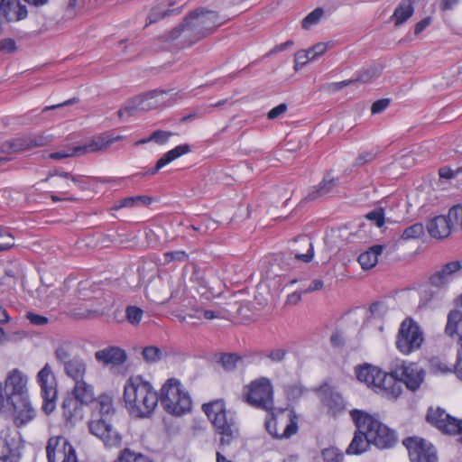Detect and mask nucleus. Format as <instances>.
<instances>
[{
	"label": "nucleus",
	"mask_w": 462,
	"mask_h": 462,
	"mask_svg": "<svg viewBox=\"0 0 462 462\" xmlns=\"http://www.w3.org/2000/svg\"><path fill=\"white\" fill-rule=\"evenodd\" d=\"M159 402L152 383L141 375L129 376L123 389V402L128 414L135 419L150 418Z\"/></svg>",
	"instance_id": "f257e3e1"
},
{
	"label": "nucleus",
	"mask_w": 462,
	"mask_h": 462,
	"mask_svg": "<svg viewBox=\"0 0 462 462\" xmlns=\"http://www.w3.org/2000/svg\"><path fill=\"white\" fill-rule=\"evenodd\" d=\"M350 416L356 429L365 433V437L368 439L372 445L384 449L390 448L395 444L394 432L375 416L361 410L351 411Z\"/></svg>",
	"instance_id": "f03ea898"
},
{
	"label": "nucleus",
	"mask_w": 462,
	"mask_h": 462,
	"mask_svg": "<svg viewBox=\"0 0 462 462\" xmlns=\"http://www.w3.org/2000/svg\"><path fill=\"white\" fill-rule=\"evenodd\" d=\"M158 396L162 409L172 416L180 417L191 411L189 393L177 378L167 379L161 386Z\"/></svg>",
	"instance_id": "7ed1b4c3"
},
{
	"label": "nucleus",
	"mask_w": 462,
	"mask_h": 462,
	"mask_svg": "<svg viewBox=\"0 0 462 462\" xmlns=\"http://www.w3.org/2000/svg\"><path fill=\"white\" fill-rule=\"evenodd\" d=\"M226 21H227L226 18L218 15L216 12L199 9L186 17L181 24L180 35L193 42L210 33Z\"/></svg>",
	"instance_id": "20e7f679"
},
{
	"label": "nucleus",
	"mask_w": 462,
	"mask_h": 462,
	"mask_svg": "<svg viewBox=\"0 0 462 462\" xmlns=\"http://www.w3.org/2000/svg\"><path fill=\"white\" fill-rule=\"evenodd\" d=\"M274 391L270 379L260 377L245 384L242 391L244 402L249 405L264 411H272L274 407Z\"/></svg>",
	"instance_id": "39448f33"
},
{
	"label": "nucleus",
	"mask_w": 462,
	"mask_h": 462,
	"mask_svg": "<svg viewBox=\"0 0 462 462\" xmlns=\"http://www.w3.org/2000/svg\"><path fill=\"white\" fill-rule=\"evenodd\" d=\"M299 420V416L293 410H279L268 416L265 428L273 438L287 439L298 432Z\"/></svg>",
	"instance_id": "423d86ee"
},
{
	"label": "nucleus",
	"mask_w": 462,
	"mask_h": 462,
	"mask_svg": "<svg viewBox=\"0 0 462 462\" xmlns=\"http://www.w3.org/2000/svg\"><path fill=\"white\" fill-rule=\"evenodd\" d=\"M424 342V333L419 324L411 318L403 319L398 329L395 346L403 356L418 351Z\"/></svg>",
	"instance_id": "0eeeda50"
},
{
	"label": "nucleus",
	"mask_w": 462,
	"mask_h": 462,
	"mask_svg": "<svg viewBox=\"0 0 462 462\" xmlns=\"http://www.w3.org/2000/svg\"><path fill=\"white\" fill-rule=\"evenodd\" d=\"M180 288L179 278L169 273L152 277L145 288L146 297L152 302L162 304L175 297Z\"/></svg>",
	"instance_id": "6e6552de"
},
{
	"label": "nucleus",
	"mask_w": 462,
	"mask_h": 462,
	"mask_svg": "<svg viewBox=\"0 0 462 462\" xmlns=\"http://www.w3.org/2000/svg\"><path fill=\"white\" fill-rule=\"evenodd\" d=\"M36 383L40 387V393L42 399V411L44 414L51 415L56 410L58 383L50 364H45L37 373Z\"/></svg>",
	"instance_id": "1a4fd4ad"
},
{
	"label": "nucleus",
	"mask_w": 462,
	"mask_h": 462,
	"mask_svg": "<svg viewBox=\"0 0 462 462\" xmlns=\"http://www.w3.org/2000/svg\"><path fill=\"white\" fill-rule=\"evenodd\" d=\"M202 409L211 420L218 433L221 435V442L228 444L237 435V428L226 418L225 403L222 400H217L203 404Z\"/></svg>",
	"instance_id": "9d476101"
},
{
	"label": "nucleus",
	"mask_w": 462,
	"mask_h": 462,
	"mask_svg": "<svg viewBox=\"0 0 462 462\" xmlns=\"http://www.w3.org/2000/svg\"><path fill=\"white\" fill-rule=\"evenodd\" d=\"M393 374L402 386L416 392L424 382L425 371L415 362L401 361L393 365Z\"/></svg>",
	"instance_id": "9b49d317"
},
{
	"label": "nucleus",
	"mask_w": 462,
	"mask_h": 462,
	"mask_svg": "<svg viewBox=\"0 0 462 462\" xmlns=\"http://www.w3.org/2000/svg\"><path fill=\"white\" fill-rule=\"evenodd\" d=\"M23 447L20 432L12 427L0 431V459L4 462H18Z\"/></svg>",
	"instance_id": "f8f14e48"
},
{
	"label": "nucleus",
	"mask_w": 462,
	"mask_h": 462,
	"mask_svg": "<svg viewBox=\"0 0 462 462\" xmlns=\"http://www.w3.org/2000/svg\"><path fill=\"white\" fill-rule=\"evenodd\" d=\"M51 134L41 133L17 137L4 143L1 146L3 152H15L43 147L54 141Z\"/></svg>",
	"instance_id": "ddd939ff"
},
{
	"label": "nucleus",
	"mask_w": 462,
	"mask_h": 462,
	"mask_svg": "<svg viewBox=\"0 0 462 462\" xmlns=\"http://www.w3.org/2000/svg\"><path fill=\"white\" fill-rule=\"evenodd\" d=\"M427 421L440 431L449 435H457L462 445V420H457L448 415L443 409L439 407L430 408L427 413Z\"/></svg>",
	"instance_id": "4468645a"
},
{
	"label": "nucleus",
	"mask_w": 462,
	"mask_h": 462,
	"mask_svg": "<svg viewBox=\"0 0 462 462\" xmlns=\"http://www.w3.org/2000/svg\"><path fill=\"white\" fill-rule=\"evenodd\" d=\"M411 462H439L435 447L428 440L413 437L404 440Z\"/></svg>",
	"instance_id": "2eb2a0df"
},
{
	"label": "nucleus",
	"mask_w": 462,
	"mask_h": 462,
	"mask_svg": "<svg viewBox=\"0 0 462 462\" xmlns=\"http://www.w3.org/2000/svg\"><path fill=\"white\" fill-rule=\"evenodd\" d=\"M46 452L49 462H78L74 448L61 436L49 439Z\"/></svg>",
	"instance_id": "dca6fc26"
},
{
	"label": "nucleus",
	"mask_w": 462,
	"mask_h": 462,
	"mask_svg": "<svg viewBox=\"0 0 462 462\" xmlns=\"http://www.w3.org/2000/svg\"><path fill=\"white\" fill-rule=\"evenodd\" d=\"M29 378L25 373L15 368L8 372L5 381V392L7 401H14L29 396Z\"/></svg>",
	"instance_id": "f3484780"
},
{
	"label": "nucleus",
	"mask_w": 462,
	"mask_h": 462,
	"mask_svg": "<svg viewBox=\"0 0 462 462\" xmlns=\"http://www.w3.org/2000/svg\"><path fill=\"white\" fill-rule=\"evenodd\" d=\"M91 434L101 439L106 448H119L122 442L121 435L105 419H93L88 423Z\"/></svg>",
	"instance_id": "a211bd4d"
},
{
	"label": "nucleus",
	"mask_w": 462,
	"mask_h": 462,
	"mask_svg": "<svg viewBox=\"0 0 462 462\" xmlns=\"http://www.w3.org/2000/svg\"><path fill=\"white\" fill-rule=\"evenodd\" d=\"M12 405V417L15 426L23 427L32 421L37 415L30 397H24L8 402Z\"/></svg>",
	"instance_id": "6ab92c4d"
},
{
	"label": "nucleus",
	"mask_w": 462,
	"mask_h": 462,
	"mask_svg": "<svg viewBox=\"0 0 462 462\" xmlns=\"http://www.w3.org/2000/svg\"><path fill=\"white\" fill-rule=\"evenodd\" d=\"M374 392L391 400H396L402 395V386L393 374V366L388 373L382 370Z\"/></svg>",
	"instance_id": "aec40b11"
},
{
	"label": "nucleus",
	"mask_w": 462,
	"mask_h": 462,
	"mask_svg": "<svg viewBox=\"0 0 462 462\" xmlns=\"http://www.w3.org/2000/svg\"><path fill=\"white\" fill-rule=\"evenodd\" d=\"M165 93L162 91H152L131 99L125 106L128 111L142 110L146 111L156 108L165 102Z\"/></svg>",
	"instance_id": "412c9836"
},
{
	"label": "nucleus",
	"mask_w": 462,
	"mask_h": 462,
	"mask_svg": "<svg viewBox=\"0 0 462 462\" xmlns=\"http://www.w3.org/2000/svg\"><path fill=\"white\" fill-rule=\"evenodd\" d=\"M332 42H318L307 50H300L294 55V69L299 70L308 62L319 59L333 47Z\"/></svg>",
	"instance_id": "4be33fe9"
},
{
	"label": "nucleus",
	"mask_w": 462,
	"mask_h": 462,
	"mask_svg": "<svg viewBox=\"0 0 462 462\" xmlns=\"http://www.w3.org/2000/svg\"><path fill=\"white\" fill-rule=\"evenodd\" d=\"M389 314L390 310L384 303H374L370 307L369 315L365 319V326L368 328H374L380 335H384L385 320Z\"/></svg>",
	"instance_id": "5701e85b"
},
{
	"label": "nucleus",
	"mask_w": 462,
	"mask_h": 462,
	"mask_svg": "<svg viewBox=\"0 0 462 462\" xmlns=\"http://www.w3.org/2000/svg\"><path fill=\"white\" fill-rule=\"evenodd\" d=\"M122 139L120 135H110V134H99L86 142L82 145H77L76 151L79 156L85 155L88 153H94L102 152L107 149L112 143Z\"/></svg>",
	"instance_id": "b1692460"
},
{
	"label": "nucleus",
	"mask_w": 462,
	"mask_h": 462,
	"mask_svg": "<svg viewBox=\"0 0 462 462\" xmlns=\"http://www.w3.org/2000/svg\"><path fill=\"white\" fill-rule=\"evenodd\" d=\"M95 358L103 365H119L125 362V352L116 346H108L95 353Z\"/></svg>",
	"instance_id": "393cba45"
},
{
	"label": "nucleus",
	"mask_w": 462,
	"mask_h": 462,
	"mask_svg": "<svg viewBox=\"0 0 462 462\" xmlns=\"http://www.w3.org/2000/svg\"><path fill=\"white\" fill-rule=\"evenodd\" d=\"M460 269L461 264L459 262L455 261L448 263L430 277V282L435 287H442L446 285Z\"/></svg>",
	"instance_id": "a878e982"
},
{
	"label": "nucleus",
	"mask_w": 462,
	"mask_h": 462,
	"mask_svg": "<svg viewBox=\"0 0 462 462\" xmlns=\"http://www.w3.org/2000/svg\"><path fill=\"white\" fill-rule=\"evenodd\" d=\"M382 369L372 365H364L356 367L355 373L357 380L368 388L374 390Z\"/></svg>",
	"instance_id": "bb28decb"
},
{
	"label": "nucleus",
	"mask_w": 462,
	"mask_h": 462,
	"mask_svg": "<svg viewBox=\"0 0 462 462\" xmlns=\"http://www.w3.org/2000/svg\"><path fill=\"white\" fill-rule=\"evenodd\" d=\"M61 411L67 421L73 422L83 418V404L71 396H68L63 400Z\"/></svg>",
	"instance_id": "cd10ccee"
},
{
	"label": "nucleus",
	"mask_w": 462,
	"mask_h": 462,
	"mask_svg": "<svg viewBox=\"0 0 462 462\" xmlns=\"http://www.w3.org/2000/svg\"><path fill=\"white\" fill-rule=\"evenodd\" d=\"M427 229L430 236L436 239L448 237L451 232L448 220L444 216H438L432 218L428 223Z\"/></svg>",
	"instance_id": "c85d7f7f"
},
{
	"label": "nucleus",
	"mask_w": 462,
	"mask_h": 462,
	"mask_svg": "<svg viewBox=\"0 0 462 462\" xmlns=\"http://www.w3.org/2000/svg\"><path fill=\"white\" fill-rule=\"evenodd\" d=\"M447 335L449 337H457L459 348H462V311L452 310L448 315V320L445 328Z\"/></svg>",
	"instance_id": "c756f323"
},
{
	"label": "nucleus",
	"mask_w": 462,
	"mask_h": 462,
	"mask_svg": "<svg viewBox=\"0 0 462 462\" xmlns=\"http://www.w3.org/2000/svg\"><path fill=\"white\" fill-rule=\"evenodd\" d=\"M383 250V245H375L361 253L357 258L361 268L365 271L374 268L377 264L378 257L382 254Z\"/></svg>",
	"instance_id": "7c9ffc66"
},
{
	"label": "nucleus",
	"mask_w": 462,
	"mask_h": 462,
	"mask_svg": "<svg viewBox=\"0 0 462 462\" xmlns=\"http://www.w3.org/2000/svg\"><path fill=\"white\" fill-rule=\"evenodd\" d=\"M189 151L190 148L189 144H180L176 146L175 148L164 153L162 157L158 160L155 167L150 171V174H155L159 170L165 167L167 164L171 163L180 156L187 154L189 152Z\"/></svg>",
	"instance_id": "2f4dec72"
},
{
	"label": "nucleus",
	"mask_w": 462,
	"mask_h": 462,
	"mask_svg": "<svg viewBox=\"0 0 462 462\" xmlns=\"http://www.w3.org/2000/svg\"><path fill=\"white\" fill-rule=\"evenodd\" d=\"M64 371L67 376L74 382L84 380L87 371V365L82 358L74 357L65 362Z\"/></svg>",
	"instance_id": "473e14b6"
},
{
	"label": "nucleus",
	"mask_w": 462,
	"mask_h": 462,
	"mask_svg": "<svg viewBox=\"0 0 462 462\" xmlns=\"http://www.w3.org/2000/svg\"><path fill=\"white\" fill-rule=\"evenodd\" d=\"M71 397L82 404L89 403L94 400L93 387L84 380L75 382Z\"/></svg>",
	"instance_id": "72a5a7b5"
},
{
	"label": "nucleus",
	"mask_w": 462,
	"mask_h": 462,
	"mask_svg": "<svg viewBox=\"0 0 462 462\" xmlns=\"http://www.w3.org/2000/svg\"><path fill=\"white\" fill-rule=\"evenodd\" d=\"M413 12L412 0H402L394 10L391 20L394 23L395 26H399L411 17Z\"/></svg>",
	"instance_id": "f704fd0d"
},
{
	"label": "nucleus",
	"mask_w": 462,
	"mask_h": 462,
	"mask_svg": "<svg viewBox=\"0 0 462 462\" xmlns=\"http://www.w3.org/2000/svg\"><path fill=\"white\" fill-rule=\"evenodd\" d=\"M370 445H372V443L365 437V433H362L361 430L356 429L354 438L346 448V453L349 455H360L366 452Z\"/></svg>",
	"instance_id": "c9c22d12"
},
{
	"label": "nucleus",
	"mask_w": 462,
	"mask_h": 462,
	"mask_svg": "<svg viewBox=\"0 0 462 462\" xmlns=\"http://www.w3.org/2000/svg\"><path fill=\"white\" fill-rule=\"evenodd\" d=\"M322 402L328 408V412L334 416L345 409L343 398L338 394L331 393L329 396H326Z\"/></svg>",
	"instance_id": "e433bc0d"
},
{
	"label": "nucleus",
	"mask_w": 462,
	"mask_h": 462,
	"mask_svg": "<svg viewBox=\"0 0 462 462\" xmlns=\"http://www.w3.org/2000/svg\"><path fill=\"white\" fill-rule=\"evenodd\" d=\"M383 70V66L381 63L372 64L359 73L356 80L365 84L370 83L378 78L382 74Z\"/></svg>",
	"instance_id": "4c0bfd02"
},
{
	"label": "nucleus",
	"mask_w": 462,
	"mask_h": 462,
	"mask_svg": "<svg viewBox=\"0 0 462 462\" xmlns=\"http://www.w3.org/2000/svg\"><path fill=\"white\" fill-rule=\"evenodd\" d=\"M425 234L424 226L421 223H416L408 226L402 231L401 238L403 241H410L421 238Z\"/></svg>",
	"instance_id": "58836bf2"
},
{
	"label": "nucleus",
	"mask_w": 462,
	"mask_h": 462,
	"mask_svg": "<svg viewBox=\"0 0 462 462\" xmlns=\"http://www.w3.org/2000/svg\"><path fill=\"white\" fill-rule=\"evenodd\" d=\"M72 351V344L69 341H60L55 348L56 359L65 365V362L69 360Z\"/></svg>",
	"instance_id": "ea45409f"
},
{
	"label": "nucleus",
	"mask_w": 462,
	"mask_h": 462,
	"mask_svg": "<svg viewBox=\"0 0 462 462\" xmlns=\"http://www.w3.org/2000/svg\"><path fill=\"white\" fill-rule=\"evenodd\" d=\"M336 184L337 180L329 175L325 176L323 180L316 188L315 193L310 195V199H314L319 196L328 193Z\"/></svg>",
	"instance_id": "a19ab883"
},
{
	"label": "nucleus",
	"mask_w": 462,
	"mask_h": 462,
	"mask_svg": "<svg viewBox=\"0 0 462 462\" xmlns=\"http://www.w3.org/2000/svg\"><path fill=\"white\" fill-rule=\"evenodd\" d=\"M299 241L301 245H303L307 248V252L305 254H300L297 250H295L294 257L301 262L309 263L311 261L313 257V246L310 238L307 236H301L299 238Z\"/></svg>",
	"instance_id": "79ce46f5"
},
{
	"label": "nucleus",
	"mask_w": 462,
	"mask_h": 462,
	"mask_svg": "<svg viewBox=\"0 0 462 462\" xmlns=\"http://www.w3.org/2000/svg\"><path fill=\"white\" fill-rule=\"evenodd\" d=\"M446 218L448 220L451 228L462 229V206L457 205L451 208Z\"/></svg>",
	"instance_id": "37998d69"
},
{
	"label": "nucleus",
	"mask_w": 462,
	"mask_h": 462,
	"mask_svg": "<svg viewBox=\"0 0 462 462\" xmlns=\"http://www.w3.org/2000/svg\"><path fill=\"white\" fill-rule=\"evenodd\" d=\"M283 390L287 400L290 402L299 400L304 393V388L298 383L286 384L284 385Z\"/></svg>",
	"instance_id": "c03bdc74"
},
{
	"label": "nucleus",
	"mask_w": 462,
	"mask_h": 462,
	"mask_svg": "<svg viewBox=\"0 0 462 462\" xmlns=\"http://www.w3.org/2000/svg\"><path fill=\"white\" fill-rule=\"evenodd\" d=\"M116 462H152L148 457L133 452L129 449H125L120 457L117 458Z\"/></svg>",
	"instance_id": "a18cd8bd"
},
{
	"label": "nucleus",
	"mask_w": 462,
	"mask_h": 462,
	"mask_svg": "<svg viewBox=\"0 0 462 462\" xmlns=\"http://www.w3.org/2000/svg\"><path fill=\"white\" fill-rule=\"evenodd\" d=\"M324 14L322 8H316L310 13L301 22L302 28L310 30L312 26L318 24Z\"/></svg>",
	"instance_id": "49530a36"
},
{
	"label": "nucleus",
	"mask_w": 462,
	"mask_h": 462,
	"mask_svg": "<svg viewBox=\"0 0 462 462\" xmlns=\"http://www.w3.org/2000/svg\"><path fill=\"white\" fill-rule=\"evenodd\" d=\"M79 156L78 152L76 151V146L70 147L67 146L60 151L51 152L48 155L50 159L60 161L64 160L70 157Z\"/></svg>",
	"instance_id": "de8ad7c7"
},
{
	"label": "nucleus",
	"mask_w": 462,
	"mask_h": 462,
	"mask_svg": "<svg viewBox=\"0 0 462 462\" xmlns=\"http://www.w3.org/2000/svg\"><path fill=\"white\" fill-rule=\"evenodd\" d=\"M125 313L127 320L132 325H138L142 320L143 315V310L135 306L127 307Z\"/></svg>",
	"instance_id": "09e8293b"
},
{
	"label": "nucleus",
	"mask_w": 462,
	"mask_h": 462,
	"mask_svg": "<svg viewBox=\"0 0 462 462\" xmlns=\"http://www.w3.org/2000/svg\"><path fill=\"white\" fill-rule=\"evenodd\" d=\"M143 359L149 363H155L162 357L161 350L153 346H147L143 350Z\"/></svg>",
	"instance_id": "8fccbe9b"
},
{
	"label": "nucleus",
	"mask_w": 462,
	"mask_h": 462,
	"mask_svg": "<svg viewBox=\"0 0 462 462\" xmlns=\"http://www.w3.org/2000/svg\"><path fill=\"white\" fill-rule=\"evenodd\" d=\"M53 175H59L61 178L60 181L56 184L57 187L60 189H68L69 187V180H71L75 183L79 182L77 178L70 176V174L68 172L58 173L56 171L54 173H50L49 176L43 180V181H49L51 177Z\"/></svg>",
	"instance_id": "3c124183"
},
{
	"label": "nucleus",
	"mask_w": 462,
	"mask_h": 462,
	"mask_svg": "<svg viewBox=\"0 0 462 462\" xmlns=\"http://www.w3.org/2000/svg\"><path fill=\"white\" fill-rule=\"evenodd\" d=\"M324 462H342L343 455L336 448H325L322 451Z\"/></svg>",
	"instance_id": "603ef678"
},
{
	"label": "nucleus",
	"mask_w": 462,
	"mask_h": 462,
	"mask_svg": "<svg viewBox=\"0 0 462 462\" xmlns=\"http://www.w3.org/2000/svg\"><path fill=\"white\" fill-rule=\"evenodd\" d=\"M14 245V237L6 230L0 228V251L11 248Z\"/></svg>",
	"instance_id": "864d4df0"
},
{
	"label": "nucleus",
	"mask_w": 462,
	"mask_h": 462,
	"mask_svg": "<svg viewBox=\"0 0 462 462\" xmlns=\"http://www.w3.org/2000/svg\"><path fill=\"white\" fill-rule=\"evenodd\" d=\"M462 172V167L457 170H452L448 167H442L439 170V178L442 180H454L457 179L459 173Z\"/></svg>",
	"instance_id": "5fc2aeb1"
},
{
	"label": "nucleus",
	"mask_w": 462,
	"mask_h": 462,
	"mask_svg": "<svg viewBox=\"0 0 462 462\" xmlns=\"http://www.w3.org/2000/svg\"><path fill=\"white\" fill-rule=\"evenodd\" d=\"M366 218L374 223V225L378 227L383 226L384 224V214L381 208L369 212L366 215Z\"/></svg>",
	"instance_id": "6e6d98bb"
},
{
	"label": "nucleus",
	"mask_w": 462,
	"mask_h": 462,
	"mask_svg": "<svg viewBox=\"0 0 462 462\" xmlns=\"http://www.w3.org/2000/svg\"><path fill=\"white\" fill-rule=\"evenodd\" d=\"M188 255L183 251L168 252L164 254V262L171 263L174 261L183 262L186 261Z\"/></svg>",
	"instance_id": "4d7b16f0"
},
{
	"label": "nucleus",
	"mask_w": 462,
	"mask_h": 462,
	"mask_svg": "<svg viewBox=\"0 0 462 462\" xmlns=\"http://www.w3.org/2000/svg\"><path fill=\"white\" fill-rule=\"evenodd\" d=\"M238 362H240V357L235 354L226 355L222 357V365L226 370L234 369Z\"/></svg>",
	"instance_id": "13d9d810"
},
{
	"label": "nucleus",
	"mask_w": 462,
	"mask_h": 462,
	"mask_svg": "<svg viewBox=\"0 0 462 462\" xmlns=\"http://www.w3.org/2000/svg\"><path fill=\"white\" fill-rule=\"evenodd\" d=\"M172 135L173 134L171 132L156 131L149 137V140H152L158 144H164Z\"/></svg>",
	"instance_id": "bf43d9fd"
},
{
	"label": "nucleus",
	"mask_w": 462,
	"mask_h": 462,
	"mask_svg": "<svg viewBox=\"0 0 462 462\" xmlns=\"http://www.w3.org/2000/svg\"><path fill=\"white\" fill-rule=\"evenodd\" d=\"M433 298L434 292L430 289H421L420 291V306H427Z\"/></svg>",
	"instance_id": "052dcab7"
},
{
	"label": "nucleus",
	"mask_w": 462,
	"mask_h": 462,
	"mask_svg": "<svg viewBox=\"0 0 462 462\" xmlns=\"http://www.w3.org/2000/svg\"><path fill=\"white\" fill-rule=\"evenodd\" d=\"M287 111V105L282 103L271 109L268 113V118L273 120L280 117Z\"/></svg>",
	"instance_id": "680f3d73"
},
{
	"label": "nucleus",
	"mask_w": 462,
	"mask_h": 462,
	"mask_svg": "<svg viewBox=\"0 0 462 462\" xmlns=\"http://www.w3.org/2000/svg\"><path fill=\"white\" fill-rule=\"evenodd\" d=\"M389 105L388 99H380L375 101L372 106V113L373 114H379L383 112Z\"/></svg>",
	"instance_id": "e2e57ef3"
},
{
	"label": "nucleus",
	"mask_w": 462,
	"mask_h": 462,
	"mask_svg": "<svg viewBox=\"0 0 462 462\" xmlns=\"http://www.w3.org/2000/svg\"><path fill=\"white\" fill-rule=\"evenodd\" d=\"M0 50L5 52H12L15 50V42L12 39H5L0 42Z\"/></svg>",
	"instance_id": "0e129e2a"
},
{
	"label": "nucleus",
	"mask_w": 462,
	"mask_h": 462,
	"mask_svg": "<svg viewBox=\"0 0 462 462\" xmlns=\"http://www.w3.org/2000/svg\"><path fill=\"white\" fill-rule=\"evenodd\" d=\"M431 23V18L426 17L420 21L416 25L414 29L415 34H420L423 30H425L430 24Z\"/></svg>",
	"instance_id": "69168bd1"
},
{
	"label": "nucleus",
	"mask_w": 462,
	"mask_h": 462,
	"mask_svg": "<svg viewBox=\"0 0 462 462\" xmlns=\"http://www.w3.org/2000/svg\"><path fill=\"white\" fill-rule=\"evenodd\" d=\"M460 0H440V9L443 11H448L455 8Z\"/></svg>",
	"instance_id": "338daca9"
},
{
	"label": "nucleus",
	"mask_w": 462,
	"mask_h": 462,
	"mask_svg": "<svg viewBox=\"0 0 462 462\" xmlns=\"http://www.w3.org/2000/svg\"><path fill=\"white\" fill-rule=\"evenodd\" d=\"M455 372L457 376L462 380V348L457 351V359L455 366Z\"/></svg>",
	"instance_id": "774afa93"
}]
</instances>
